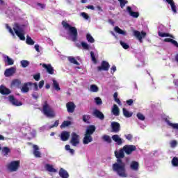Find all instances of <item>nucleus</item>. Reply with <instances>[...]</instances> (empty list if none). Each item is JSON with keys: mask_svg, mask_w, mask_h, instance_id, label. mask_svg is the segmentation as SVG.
<instances>
[{"mask_svg": "<svg viewBox=\"0 0 178 178\" xmlns=\"http://www.w3.org/2000/svg\"><path fill=\"white\" fill-rule=\"evenodd\" d=\"M4 62L5 63H7L8 66H12V65L15 63V61L13 60V59L10 58L8 56H4Z\"/></svg>", "mask_w": 178, "mask_h": 178, "instance_id": "obj_28", "label": "nucleus"}, {"mask_svg": "<svg viewBox=\"0 0 178 178\" xmlns=\"http://www.w3.org/2000/svg\"><path fill=\"white\" fill-rule=\"evenodd\" d=\"M99 88L98 86H97V85H91L90 86V91H92V92H97Z\"/></svg>", "mask_w": 178, "mask_h": 178, "instance_id": "obj_44", "label": "nucleus"}, {"mask_svg": "<svg viewBox=\"0 0 178 178\" xmlns=\"http://www.w3.org/2000/svg\"><path fill=\"white\" fill-rule=\"evenodd\" d=\"M39 88H42L44 87V80H42L39 82L38 85Z\"/></svg>", "mask_w": 178, "mask_h": 178, "instance_id": "obj_58", "label": "nucleus"}, {"mask_svg": "<svg viewBox=\"0 0 178 178\" xmlns=\"http://www.w3.org/2000/svg\"><path fill=\"white\" fill-rule=\"evenodd\" d=\"M70 138V132L67 131H63L60 134L61 141H67Z\"/></svg>", "mask_w": 178, "mask_h": 178, "instance_id": "obj_15", "label": "nucleus"}, {"mask_svg": "<svg viewBox=\"0 0 178 178\" xmlns=\"http://www.w3.org/2000/svg\"><path fill=\"white\" fill-rule=\"evenodd\" d=\"M6 29L8 30L9 33L12 34V35H15V32H13V30L10 26H9V25L6 24Z\"/></svg>", "mask_w": 178, "mask_h": 178, "instance_id": "obj_54", "label": "nucleus"}, {"mask_svg": "<svg viewBox=\"0 0 178 178\" xmlns=\"http://www.w3.org/2000/svg\"><path fill=\"white\" fill-rule=\"evenodd\" d=\"M33 155L35 158H41V152H40V147L37 145H33Z\"/></svg>", "mask_w": 178, "mask_h": 178, "instance_id": "obj_22", "label": "nucleus"}, {"mask_svg": "<svg viewBox=\"0 0 178 178\" xmlns=\"http://www.w3.org/2000/svg\"><path fill=\"white\" fill-rule=\"evenodd\" d=\"M45 169L47 172H51V173H56L57 172L56 169L54 168V165L50 164H46Z\"/></svg>", "mask_w": 178, "mask_h": 178, "instance_id": "obj_29", "label": "nucleus"}, {"mask_svg": "<svg viewBox=\"0 0 178 178\" xmlns=\"http://www.w3.org/2000/svg\"><path fill=\"white\" fill-rule=\"evenodd\" d=\"M124 149L123 147L118 152L115 151V156L117 158V162L113 164V170L120 177H127V172H126V163L123 161L124 158Z\"/></svg>", "mask_w": 178, "mask_h": 178, "instance_id": "obj_1", "label": "nucleus"}, {"mask_svg": "<svg viewBox=\"0 0 178 178\" xmlns=\"http://www.w3.org/2000/svg\"><path fill=\"white\" fill-rule=\"evenodd\" d=\"M111 67V65H109V63L108 61L103 60L102 61L101 65L97 67V71L98 72H108L109 70V68Z\"/></svg>", "mask_w": 178, "mask_h": 178, "instance_id": "obj_7", "label": "nucleus"}, {"mask_svg": "<svg viewBox=\"0 0 178 178\" xmlns=\"http://www.w3.org/2000/svg\"><path fill=\"white\" fill-rule=\"evenodd\" d=\"M10 92H12V91L9 88H6V86L3 85L0 86V94L2 95H9Z\"/></svg>", "mask_w": 178, "mask_h": 178, "instance_id": "obj_14", "label": "nucleus"}, {"mask_svg": "<svg viewBox=\"0 0 178 178\" xmlns=\"http://www.w3.org/2000/svg\"><path fill=\"white\" fill-rule=\"evenodd\" d=\"M90 57H91V59H92V61L93 62V63H95V65H96L97 58H95V54L92 51L90 52Z\"/></svg>", "mask_w": 178, "mask_h": 178, "instance_id": "obj_47", "label": "nucleus"}, {"mask_svg": "<svg viewBox=\"0 0 178 178\" xmlns=\"http://www.w3.org/2000/svg\"><path fill=\"white\" fill-rule=\"evenodd\" d=\"M42 111L44 115H45V116H47V118H55V111H54V109H52L51 106L48 104V102L47 101L44 102Z\"/></svg>", "mask_w": 178, "mask_h": 178, "instance_id": "obj_3", "label": "nucleus"}, {"mask_svg": "<svg viewBox=\"0 0 178 178\" xmlns=\"http://www.w3.org/2000/svg\"><path fill=\"white\" fill-rule=\"evenodd\" d=\"M176 145H177V141L172 140L171 143H170L171 147L175 148V147H176Z\"/></svg>", "mask_w": 178, "mask_h": 178, "instance_id": "obj_56", "label": "nucleus"}, {"mask_svg": "<svg viewBox=\"0 0 178 178\" xmlns=\"http://www.w3.org/2000/svg\"><path fill=\"white\" fill-rule=\"evenodd\" d=\"M127 10L129 13L130 16L132 17H134L135 19H137L138 16H140V13L139 12H134L131 10V7L127 6Z\"/></svg>", "mask_w": 178, "mask_h": 178, "instance_id": "obj_18", "label": "nucleus"}, {"mask_svg": "<svg viewBox=\"0 0 178 178\" xmlns=\"http://www.w3.org/2000/svg\"><path fill=\"white\" fill-rule=\"evenodd\" d=\"M122 113L125 118H131L133 116V112H129L124 108H122Z\"/></svg>", "mask_w": 178, "mask_h": 178, "instance_id": "obj_30", "label": "nucleus"}, {"mask_svg": "<svg viewBox=\"0 0 178 178\" xmlns=\"http://www.w3.org/2000/svg\"><path fill=\"white\" fill-rule=\"evenodd\" d=\"M173 83L175 86H176V87H178V79H174Z\"/></svg>", "mask_w": 178, "mask_h": 178, "instance_id": "obj_64", "label": "nucleus"}, {"mask_svg": "<svg viewBox=\"0 0 178 178\" xmlns=\"http://www.w3.org/2000/svg\"><path fill=\"white\" fill-rule=\"evenodd\" d=\"M42 67H44V69H46L49 74H54L55 72V70L54 69L53 66L51 65V64H42Z\"/></svg>", "mask_w": 178, "mask_h": 178, "instance_id": "obj_17", "label": "nucleus"}, {"mask_svg": "<svg viewBox=\"0 0 178 178\" xmlns=\"http://www.w3.org/2000/svg\"><path fill=\"white\" fill-rule=\"evenodd\" d=\"M9 101L11 104H13L15 106H22V105H23L22 102H19V100L16 99V98H15V96L13 95L9 96Z\"/></svg>", "mask_w": 178, "mask_h": 178, "instance_id": "obj_13", "label": "nucleus"}, {"mask_svg": "<svg viewBox=\"0 0 178 178\" xmlns=\"http://www.w3.org/2000/svg\"><path fill=\"white\" fill-rule=\"evenodd\" d=\"M165 1L166 2H168V3H169V5H170L172 12H174V13H177L176 5H175V2L173 1V0H165Z\"/></svg>", "mask_w": 178, "mask_h": 178, "instance_id": "obj_27", "label": "nucleus"}, {"mask_svg": "<svg viewBox=\"0 0 178 178\" xmlns=\"http://www.w3.org/2000/svg\"><path fill=\"white\" fill-rule=\"evenodd\" d=\"M66 108L68 113H73L76 109V104L74 102H69L66 104Z\"/></svg>", "mask_w": 178, "mask_h": 178, "instance_id": "obj_10", "label": "nucleus"}, {"mask_svg": "<svg viewBox=\"0 0 178 178\" xmlns=\"http://www.w3.org/2000/svg\"><path fill=\"white\" fill-rule=\"evenodd\" d=\"M102 140L108 143V144H112V138L108 135H104L102 136Z\"/></svg>", "mask_w": 178, "mask_h": 178, "instance_id": "obj_32", "label": "nucleus"}, {"mask_svg": "<svg viewBox=\"0 0 178 178\" xmlns=\"http://www.w3.org/2000/svg\"><path fill=\"white\" fill-rule=\"evenodd\" d=\"M134 35L138 39L140 42H143V38H145L147 33L142 31L140 33L138 31H134Z\"/></svg>", "mask_w": 178, "mask_h": 178, "instance_id": "obj_9", "label": "nucleus"}, {"mask_svg": "<svg viewBox=\"0 0 178 178\" xmlns=\"http://www.w3.org/2000/svg\"><path fill=\"white\" fill-rule=\"evenodd\" d=\"M123 149L127 155H131L134 151L137 149V147L133 145H125L123 147Z\"/></svg>", "mask_w": 178, "mask_h": 178, "instance_id": "obj_8", "label": "nucleus"}, {"mask_svg": "<svg viewBox=\"0 0 178 178\" xmlns=\"http://www.w3.org/2000/svg\"><path fill=\"white\" fill-rule=\"evenodd\" d=\"M26 42L28 45H33V44H35V42H34L29 35H26Z\"/></svg>", "mask_w": 178, "mask_h": 178, "instance_id": "obj_37", "label": "nucleus"}, {"mask_svg": "<svg viewBox=\"0 0 178 178\" xmlns=\"http://www.w3.org/2000/svg\"><path fill=\"white\" fill-rule=\"evenodd\" d=\"M172 166H178V158L177 157H174L172 159Z\"/></svg>", "mask_w": 178, "mask_h": 178, "instance_id": "obj_46", "label": "nucleus"}, {"mask_svg": "<svg viewBox=\"0 0 178 178\" xmlns=\"http://www.w3.org/2000/svg\"><path fill=\"white\" fill-rule=\"evenodd\" d=\"M32 86L35 90V91H38V85L37 84V83H32Z\"/></svg>", "mask_w": 178, "mask_h": 178, "instance_id": "obj_57", "label": "nucleus"}, {"mask_svg": "<svg viewBox=\"0 0 178 178\" xmlns=\"http://www.w3.org/2000/svg\"><path fill=\"white\" fill-rule=\"evenodd\" d=\"M120 45L124 49H129L130 48V46L127 43L122 41H120Z\"/></svg>", "mask_w": 178, "mask_h": 178, "instance_id": "obj_43", "label": "nucleus"}, {"mask_svg": "<svg viewBox=\"0 0 178 178\" xmlns=\"http://www.w3.org/2000/svg\"><path fill=\"white\" fill-rule=\"evenodd\" d=\"M15 72L16 70L14 67H10L5 70L4 74L6 77H10V76H13V74H15Z\"/></svg>", "mask_w": 178, "mask_h": 178, "instance_id": "obj_19", "label": "nucleus"}, {"mask_svg": "<svg viewBox=\"0 0 178 178\" xmlns=\"http://www.w3.org/2000/svg\"><path fill=\"white\" fill-rule=\"evenodd\" d=\"M10 172H17L20 168V161H13L6 165Z\"/></svg>", "mask_w": 178, "mask_h": 178, "instance_id": "obj_5", "label": "nucleus"}, {"mask_svg": "<svg viewBox=\"0 0 178 178\" xmlns=\"http://www.w3.org/2000/svg\"><path fill=\"white\" fill-rule=\"evenodd\" d=\"M72 124V122L69 120H65L64 121L61 125H60V129H63L65 127H68V126H70Z\"/></svg>", "mask_w": 178, "mask_h": 178, "instance_id": "obj_38", "label": "nucleus"}, {"mask_svg": "<svg viewBox=\"0 0 178 178\" xmlns=\"http://www.w3.org/2000/svg\"><path fill=\"white\" fill-rule=\"evenodd\" d=\"M81 45L83 49H90V45H88V44L86 43L85 42H81Z\"/></svg>", "mask_w": 178, "mask_h": 178, "instance_id": "obj_48", "label": "nucleus"}, {"mask_svg": "<svg viewBox=\"0 0 178 178\" xmlns=\"http://www.w3.org/2000/svg\"><path fill=\"white\" fill-rule=\"evenodd\" d=\"M30 65V63L28 60H21V66L22 67H27Z\"/></svg>", "mask_w": 178, "mask_h": 178, "instance_id": "obj_42", "label": "nucleus"}, {"mask_svg": "<svg viewBox=\"0 0 178 178\" xmlns=\"http://www.w3.org/2000/svg\"><path fill=\"white\" fill-rule=\"evenodd\" d=\"M118 1L120 2V6L121 9H124L127 3H129V1L127 0H118Z\"/></svg>", "mask_w": 178, "mask_h": 178, "instance_id": "obj_40", "label": "nucleus"}, {"mask_svg": "<svg viewBox=\"0 0 178 178\" xmlns=\"http://www.w3.org/2000/svg\"><path fill=\"white\" fill-rule=\"evenodd\" d=\"M168 126L174 129V130H178V123H172L170 122H168Z\"/></svg>", "mask_w": 178, "mask_h": 178, "instance_id": "obj_41", "label": "nucleus"}, {"mask_svg": "<svg viewBox=\"0 0 178 178\" xmlns=\"http://www.w3.org/2000/svg\"><path fill=\"white\" fill-rule=\"evenodd\" d=\"M81 16H82L83 19H86V20H88V19H90V16H88V14L86 13H81Z\"/></svg>", "mask_w": 178, "mask_h": 178, "instance_id": "obj_52", "label": "nucleus"}, {"mask_svg": "<svg viewBox=\"0 0 178 178\" xmlns=\"http://www.w3.org/2000/svg\"><path fill=\"white\" fill-rule=\"evenodd\" d=\"M69 62H70L71 63H73V65H76L77 66H79V65H80V63L79 62H77V60H76V58L73 56H69L67 58Z\"/></svg>", "mask_w": 178, "mask_h": 178, "instance_id": "obj_33", "label": "nucleus"}, {"mask_svg": "<svg viewBox=\"0 0 178 178\" xmlns=\"http://www.w3.org/2000/svg\"><path fill=\"white\" fill-rule=\"evenodd\" d=\"M138 168H140V164L138 163V162L136 161H131L130 164V168L132 170H138Z\"/></svg>", "mask_w": 178, "mask_h": 178, "instance_id": "obj_26", "label": "nucleus"}, {"mask_svg": "<svg viewBox=\"0 0 178 178\" xmlns=\"http://www.w3.org/2000/svg\"><path fill=\"white\" fill-rule=\"evenodd\" d=\"M90 143H92V136H91V135H88L87 134H85L83 139V144L87 145L90 144Z\"/></svg>", "mask_w": 178, "mask_h": 178, "instance_id": "obj_20", "label": "nucleus"}, {"mask_svg": "<svg viewBox=\"0 0 178 178\" xmlns=\"http://www.w3.org/2000/svg\"><path fill=\"white\" fill-rule=\"evenodd\" d=\"M34 48H35L36 52H40V45L39 44H35L34 46Z\"/></svg>", "mask_w": 178, "mask_h": 178, "instance_id": "obj_62", "label": "nucleus"}, {"mask_svg": "<svg viewBox=\"0 0 178 178\" xmlns=\"http://www.w3.org/2000/svg\"><path fill=\"white\" fill-rule=\"evenodd\" d=\"M61 24L64 27V29H69L70 35L72 38V41H73V42H76V41H77V38L79 37L77 29L74 26H70V24H69L67 22H66V21H63Z\"/></svg>", "mask_w": 178, "mask_h": 178, "instance_id": "obj_2", "label": "nucleus"}, {"mask_svg": "<svg viewBox=\"0 0 178 178\" xmlns=\"http://www.w3.org/2000/svg\"><path fill=\"white\" fill-rule=\"evenodd\" d=\"M13 30L16 34L21 40V41H25L26 40V36H24V31L22 29V27L20 26V24L15 23L14 24Z\"/></svg>", "mask_w": 178, "mask_h": 178, "instance_id": "obj_4", "label": "nucleus"}, {"mask_svg": "<svg viewBox=\"0 0 178 178\" xmlns=\"http://www.w3.org/2000/svg\"><path fill=\"white\" fill-rule=\"evenodd\" d=\"M92 115L100 120H104V119H105V115H104V113L99 111V110L98 109H95Z\"/></svg>", "mask_w": 178, "mask_h": 178, "instance_id": "obj_12", "label": "nucleus"}, {"mask_svg": "<svg viewBox=\"0 0 178 178\" xmlns=\"http://www.w3.org/2000/svg\"><path fill=\"white\" fill-rule=\"evenodd\" d=\"M1 151L4 155V156H8L9 155V153H10V149L8 147H4L1 149Z\"/></svg>", "mask_w": 178, "mask_h": 178, "instance_id": "obj_35", "label": "nucleus"}, {"mask_svg": "<svg viewBox=\"0 0 178 178\" xmlns=\"http://www.w3.org/2000/svg\"><path fill=\"white\" fill-rule=\"evenodd\" d=\"M95 130H96L95 126L90 125L89 127H88L85 134L92 136V134H94V133L95 132Z\"/></svg>", "mask_w": 178, "mask_h": 178, "instance_id": "obj_24", "label": "nucleus"}, {"mask_svg": "<svg viewBox=\"0 0 178 178\" xmlns=\"http://www.w3.org/2000/svg\"><path fill=\"white\" fill-rule=\"evenodd\" d=\"M159 37H170V38H175V37H173V35H170V33H161V32H159Z\"/></svg>", "mask_w": 178, "mask_h": 178, "instance_id": "obj_39", "label": "nucleus"}, {"mask_svg": "<svg viewBox=\"0 0 178 178\" xmlns=\"http://www.w3.org/2000/svg\"><path fill=\"white\" fill-rule=\"evenodd\" d=\"M111 112L114 116H119L120 115V110L116 104H113Z\"/></svg>", "mask_w": 178, "mask_h": 178, "instance_id": "obj_25", "label": "nucleus"}, {"mask_svg": "<svg viewBox=\"0 0 178 178\" xmlns=\"http://www.w3.org/2000/svg\"><path fill=\"white\" fill-rule=\"evenodd\" d=\"M171 44H173V45H175V47H177V48H178L177 41L172 39V41L171 42Z\"/></svg>", "mask_w": 178, "mask_h": 178, "instance_id": "obj_60", "label": "nucleus"}, {"mask_svg": "<svg viewBox=\"0 0 178 178\" xmlns=\"http://www.w3.org/2000/svg\"><path fill=\"white\" fill-rule=\"evenodd\" d=\"M114 31L115 33H118V34H122V35H126V31L122 30L119 26H115Z\"/></svg>", "mask_w": 178, "mask_h": 178, "instance_id": "obj_34", "label": "nucleus"}, {"mask_svg": "<svg viewBox=\"0 0 178 178\" xmlns=\"http://www.w3.org/2000/svg\"><path fill=\"white\" fill-rule=\"evenodd\" d=\"M52 82H53L52 86L54 90H56V91H60V87H59V83H58V81L55 79H53Z\"/></svg>", "mask_w": 178, "mask_h": 178, "instance_id": "obj_31", "label": "nucleus"}, {"mask_svg": "<svg viewBox=\"0 0 178 178\" xmlns=\"http://www.w3.org/2000/svg\"><path fill=\"white\" fill-rule=\"evenodd\" d=\"M11 87H16V88H22V81L19 79H14L11 82Z\"/></svg>", "mask_w": 178, "mask_h": 178, "instance_id": "obj_23", "label": "nucleus"}, {"mask_svg": "<svg viewBox=\"0 0 178 178\" xmlns=\"http://www.w3.org/2000/svg\"><path fill=\"white\" fill-rule=\"evenodd\" d=\"M70 144H72L73 147H77V145L80 144V136L75 132H72L71 134Z\"/></svg>", "mask_w": 178, "mask_h": 178, "instance_id": "obj_6", "label": "nucleus"}, {"mask_svg": "<svg viewBox=\"0 0 178 178\" xmlns=\"http://www.w3.org/2000/svg\"><path fill=\"white\" fill-rule=\"evenodd\" d=\"M86 40L88 42H90V44H94V42H95V40L94 39V38H92V36L90 33H88L86 35Z\"/></svg>", "mask_w": 178, "mask_h": 178, "instance_id": "obj_36", "label": "nucleus"}, {"mask_svg": "<svg viewBox=\"0 0 178 178\" xmlns=\"http://www.w3.org/2000/svg\"><path fill=\"white\" fill-rule=\"evenodd\" d=\"M124 136L127 138V140H128L129 141H131V140H133V135H131L130 134L125 135Z\"/></svg>", "mask_w": 178, "mask_h": 178, "instance_id": "obj_55", "label": "nucleus"}, {"mask_svg": "<svg viewBox=\"0 0 178 178\" xmlns=\"http://www.w3.org/2000/svg\"><path fill=\"white\" fill-rule=\"evenodd\" d=\"M32 97L33 98H34V99H38V93H33L32 94Z\"/></svg>", "mask_w": 178, "mask_h": 178, "instance_id": "obj_61", "label": "nucleus"}, {"mask_svg": "<svg viewBox=\"0 0 178 178\" xmlns=\"http://www.w3.org/2000/svg\"><path fill=\"white\" fill-rule=\"evenodd\" d=\"M111 129L113 133H119L120 131V124L118 122H112Z\"/></svg>", "mask_w": 178, "mask_h": 178, "instance_id": "obj_11", "label": "nucleus"}, {"mask_svg": "<svg viewBox=\"0 0 178 178\" xmlns=\"http://www.w3.org/2000/svg\"><path fill=\"white\" fill-rule=\"evenodd\" d=\"M112 140L116 143L117 145H122L123 144V139L119 137V135H113L111 137Z\"/></svg>", "mask_w": 178, "mask_h": 178, "instance_id": "obj_16", "label": "nucleus"}, {"mask_svg": "<svg viewBox=\"0 0 178 178\" xmlns=\"http://www.w3.org/2000/svg\"><path fill=\"white\" fill-rule=\"evenodd\" d=\"M33 86V83L31 82H27L23 84L21 90L22 92H29V91H30V88H29V86Z\"/></svg>", "mask_w": 178, "mask_h": 178, "instance_id": "obj_21", "label": "nucleus"}, {"mask_svg": "<svg viewBox=\"0 0 178 178\" xmlns=\"http://www.w3.org/2000/svg\"><path fill=\"white\" fill-rule=\"evenodd\" d=\"M95 101L97 105H102V99H101V98L96 97L95 99Z\"/></svg>", "mask_w": 178, "mask_h": 178, "instance_id": "obj_50", "label": "nucleus"}, {"mask_svg": "<svg viewBox=\"0 0 178 178\" xmlns=\"http://www.w3.org/2000/svg\"><path fill=\"white\" fill-rule=\"evenodd\" d=\"M59 126V120H56L54 124L49 127V129H54V127H58Z\"/></svg>", "mask_w": 178, "mask_h": 178, "instance_id": "obj_51", "label": "nucleus"}, {"mask_svg": "<svg viewBox=\"0 0 178 178\" xmlns=\"http://www.w3.org/2000/svg\"><path fill=\"white\" fill-rule=\"evenodd\" d=\"M114 101H115L119 105H122V102H120L119 98L117 97V99H114Z\"/></svg>", "mask_w": 178, "mask_h": 178, "instance_id": "obj_63", "label": "nucleus"}, {"mask_svg": "<svg viewBox=\"0 0 178 178\" xmlns=\"http://www.w3.org/2000/svg\"><path fill=\"white\" fill-rule=\"evenodd\" d=\"M134 102V101L133 99H129V100H127V104L129 105V106H131L133 105V103Z\"/></svg>", "mask_w": 178, "mask_h": 178, "instance_id": "obj_59", "label": "nucleus"}, {"mask_svg": "<svg viewBox=\"0 0 178 178\" xmlns=\"http://www.w3.org/2000/svg\"><path fill=\"white\" fill-rule=\"evenodd\" d=\"M136 116H137L138 119H139V120H142V121L145 120V116H144V115H143V113H138L136 114Z\"/></svg>", "mask_w": 178, "mask_h": 178, "instance_id": "obj_45", "label": "nucleus"}, {"mask_svg": "<svg viewBox=\"0 0 178 178\" xmlns=\"http://www.w3.org/2000/svg\"><path fill=\"white\" fill-rule=\"evenodd\" d=\"M83 120L85 123H88V121L90 120V115H83Z\"/></svg>", "mask_w": 178, "mask_h": 178, "instance_id": "obj_49", "label": "nucleus"}, {"mask_svg": "<svg viewBox=\"0 0 178 178\" xmlns=\"http://www.w3.org/2000/svg\"><path fill=\"white\" fill-rule=\"evenodd\" d=\"M33 79L34 80H35V81H40V79H41V74H36L33 76Z\"/></svg>", "mask_w": 178, "mask_h": 178, "instance_id": "obj_53", "label": "nucleus"}]
</instances>
